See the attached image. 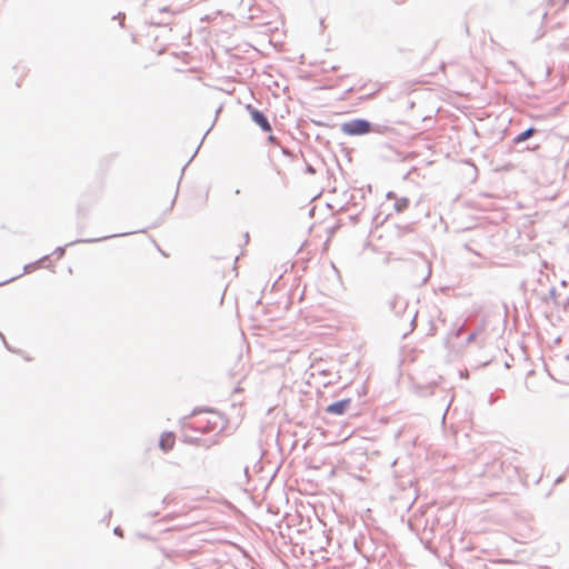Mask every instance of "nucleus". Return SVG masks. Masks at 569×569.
Masks as SVG:
<instances>
[{"label":"nucleus","instance_id":"nucleus-1","mask_svg":"<svg viewBox=\"0 0 569 569\" xmlns=\"http://www.w3.org/2000/svg\"><path fill=\"white\" fill-rule=\"evenodd\" d=\"M340 130L347 136H363L373 131V126L366 119H352L340 124Z\"/></svg>","mask_w":569,"mask_h":569},{"label":"nucleus","instance_id":"nucleus-2","mask_svg":"<svg viewBox=\"0 0 569 569\" xmlns=\"http://www.w3.org/2000/svg\"><path fill=\"white\" fill-rule=\"evenodd\" d=\"M247 110L250 113L252 121L261 128L262 131L269 132L271 131V124L263 112L257 110L252 106L248 104Z\"/></svg>","mask_w":569,"mask_h":569},{"label":"nucleus","instance_id":"nucleus-3","mask_svg":"<svg viewBox=\"0 0 569 569\" xmlns=\"http://www.w3.org/2000/svg\"><path fill=\"white\" fill-rule=\"evenodd\" d=\"M350 406H351V399L346 398V399H342V400H339V401H336V402L329 405L326 408V412L329 415H333V416H342L347 412V410L350 408Z\"/></svg>","mask_w":569,"mask_h":569},{"label":"nucleus","instance_id":"nucleus-4","mask_svg":"<svg viewBox=\"0 0 569 569\" xmlns=\"http://www.w3.org/2000/svg\"><path fill=\"white\" fill-rule=\"evenodd\" d=\"M174 445V436L171 432H164L160 437L159 447L163 451H169L173 448Z\"/></svg>","mask_w":569,"mask_h":569},{"label":"nucleus","instance_id":"nucleus-5","mask_svg":"<svg viewBox=\"0 0 569 569\" xmlns=\"http://www.w3.org/2000/svg\"><path fill=\"white\" fill-rule=\"evenodd\" d=\"M389 309L396 313H400L405 308V301L398 296H392L388 301Z\"/></svg>","mask_w":569,"mask_h":569},{"label":"nucleus","instance_id":"nucleus-6","mask_svg":"<svg viewBox=\"0 0 569 569\" xmlns=\"http://www.w3.org/2000/svg\"><path fill=\"white\" fill-rule=\"evenodd\" d=\"M536 132H537V130L533 127H530V128L526 129L525 131H522L521 133L517 134L512 141L515 144H519V143L528 140L529 138H531Z\"/></svg>","mask_w":569,"mask_h":569},{"label":"nucleus","instance_id":"nucleus-7","mask_svg":"<svg viewBox=\"0 0 569 569\" xmlns=\"http://www.w3.org/2000/svg\"><path fill=\"white\" fill-rule=\"evenodd\" d=\"M409 203H410V201L408 198H406V197L398 198V199H396V202H395V210L397 212H403L406 209H408Z\"/></svg>","mask_w":569,"mask_h":569},{"label":"nucleus","instance_id":"nucleus-8","mask_svg":"<svg viewBox=\"0 0 569 569\" xmlns=\"http://www.w3.org/2000/svg\"><path fill=\"white\" fill-rule=\"evenodd\" d=\"M556 299V288H550L548 296L545 298V301L555 300Z\"/></svg>","mask_w":569,"mask_h":569},{"label":"nucleus","instance_id":"nucleus-9","mask_svg":"<svg viewBox=\"0 0 569 569\" xmlns=\"http://www.w3.org/2000/svg\"><path fill=\"white\" fill-rule=\"evenodd\" d=\"M116 234H113L112 237H114ZM111 236H104L102 238H99V239H89V240H78L77 242H94V241H100V240H104V239H108L110 238Z\"/></svg>","mask_w":569,"mask_h":569},{"label":"nucleus","instance_id":"nucleus-10","mask_svg":"<svg viewBox=\"0 0 569 569\" xmlns=\"http://www.w3.org/2000/svg\"><path fill=\"white\" fill-rule=\"evenodd\" d=\"M549 1L552 6L561 3V6H560L561 8H563L569 2V0H549Z\"/></svg>","mask_w":569,"mask_h":569},{"label":"nucleus","instance_id":"nucleus-11","mask_svg":"<svg viewBox=\"0 0 569 569\" xmlns=\"http://www.w3.org/2000/svg\"><path fill=\"white\" fill-rule=\"evenodd\" d=\"M477 335H478V332H477V331L471 332V333L468 336V338H467V343L469 345V343L473 342V341H475V339H476V337H477Z\"/></svg>","mask_w":569,"mask_h":569},{"label":"nucleus","instance_id":"nucleus-12","mask_svg":"<svg viewBox=\"0 0 569 569\" xmlns=\"http://www.w3.org/2000/svg\"><path fill=\"white\" fill-rule=\"evenodd\" d=\"M64 248L63 247H58L56 250H54V253L58 254L59 258H61L63 254H64Z\"/></svg>","mask_w":569,"mask_h":569},{"label":"nucleus","instance_id":"nucleus-13","mask_svg":"<svg viewBox=\"0 0 569 569\" xmlns=\"http://www.w3.org/2000/svg\"><path fill=\"white\" fill-rule=\"evenodd\" d=\"M463 329H465L463 326H461L460 328L457 329V331H456V337L457 338L461 336V333L463 332Z\"/></svg>","mask_w":569,"mask_h":569},{"label":"nucleus","instance_id":"nucleus-14","mask_svg":"<svg viewBox=\"0 0 569 569\" xmlns=\"http://www.w3.org/2000/svg\"><path fill=\"white\" fill-rule=\"evenodd\" d=\"M114 533H116L117 536H122V531H121V529H120L119 527H117V528L114 529Z\"/></svg>","mask_w":569,"mask_h":569},{"label":"nucleus","instance_id":"nucleus-15","mask_svg":"<svg viewBox=\"0 0 569 569\" xmlns=\"http://www.w3.org/2000/svg\"><path fill=\"white\" fill-rule=\"evenodd\" d=\"M307 172L315 173V169L311 166L307 167Z\"/></svg>","mask_w":569,"mask_h":569},{"label":"nucleus","instance_id":"nucleus-16","mask_svg":"<svg viewBox=\"0 0 569 569\" xmlns=\"http://www.w3.org/2000/svg\"><path fill=\"white\" fill-rule=\"evenodd\" d=\"M387 197H388L389 199L396 198V196H395V193H393V192H389V193L387 194Z\"/></svg>","mask_w":569,"mask_h":569},{"label":"nucleus","instance_id":"nucleus-17","mask_svg":"<svg viewBox=\"0 0 569 569\" xmlns=\"http://www.w3.org/2000/svg\"><path fill=\"white\" fill-rule=\"evenodd\" d=\"M268 139H269L270 142H273L276 138L273 136H269Z\"/></svg>","mask_w":569,"mask_h":569},{"label":"nucleus","instance_id":"nucleus-18","mask_svg":"<svg viewBox=\"0 0 569 569\" xmlns=\"http://www.w3.org/2000/svg\"><path fill=\"white\" fill-rule=\"evenodd\" d=\"M31 267H32V264H27V266H24V270L28 271L29 268H31Z\"/></svg>","mask_w":569,"mask_h":569}]
</instances>
